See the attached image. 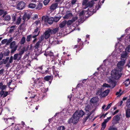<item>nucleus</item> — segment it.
<instances>
[{"label":"nucleus","mask_w":130,"mask_h":130,"mask_svg":"<svg viewBox=\"0 0 130 130\" xmlns=\"http://www.w3.org/2000/svg\"><path fill=\"white\" fill-rule=\"evenodd\" d=\"M50 33L51 34V32L50 29H48L47 30H45L44 33V38L46 39L50 37Z\"/></svg>","instance_id":"obj_12"},{"label":"nucleus","mask_w":130,"mask_h":130,"mask_svg":"<svg viewBox=\"0 0 130 130\" xmlns=\"http://www.w3.org/2000/svg\"><path fill=\"white\" fill-rule=\"evenodd\" d=\"M21 21V19L20 17L18 18L16 22V24L18 25H19L20 24Z\"/></svg>","instance_id":"obj_49"},{"label":"nucleus","mask_w":130,"mask_h":130,"mask_svg":"<svg viewBox=\"0 0 130 130\" xmlns=\"http://www.w3.org/2000/svg\"><path fill=\"white\" fill-rule=\"evenodd\" d=\"M84 11L83 10L81 12H80L79 13V15L80 16H81L83 15L84 14Z\"/></svg>","instance_id":"obj_60"},{"label":"nucleus","mask_w":130,"mask_h":130,"mask_svg":"<svg viewBox=\"0 0 130 130\" xmlns=\"http://www.w3.org/2000/svg\"><path fill=\"white\" fill-rule=\"evenodd\" d=\"M25 22L23 21V23L21 24L19 26V27L21 29H23L24 27L25 24H24Z\"/></svg>","instance_id":"obj_51"},{"label":"nucleus","mask_w":130,"mask_h":130,"mask_svg":"<svg viewBox=\"0 0 130 130\" xmlns=\"http://www.w3.org/2000/svg\"><path fill=\"white\" fill-rule=\"evenodd\" d=\"M12 40H13L12 38L11 37L8 40V41H7V43H10L12 41Z\"/></svg>","instance_id":"obj_63"},{"label":"nucleus","mask_w":130,"mask_h":130,"mask_svg":"<svg viewBox=\"0 0 130 130\" xmlns=\"http://www.w3.org/2000/svg\"><path fill=\"white\" fill-rule=\"evenodd\" d=\"M3 82H2L0 83V89L1 90V91H4L5 90L7 87L5 85H3Z\"/></svg>","instance_id":"obj_17"},{"label":"nucleus","mask_w":130,"mask_h":130,"mask_svg":"<svg viewBox=\"0 0 130 130\" xmlns=\"http://www.w3.org/2000/svg\"><path fill=\"white\" fill-rule=\"evenodd\" d=\"M48 71L47 70H46L45 72L42 71L41 72L43 74H46L47 73H48Z\"/></svg>","instance_id":"obj_59"},{"label":"nucleus","mask_w":130,"mask_h":130,"mask_svg":"<svg viewBox=\"0 0 130 130\" xmlns=\"http://www.w3.org/2000/svg\"><path fill=\"white\" fill-rule=\"evenodd\" d=\"M65 127L64 126H61L58 127L57 128V130H64L65 129Z\"/></svg>","instance_id":"obj_41"},{"label":"nucleus","mask_w":130,"mask_h":130,"mask_svg":"<svg viewBox=\"0 0 130 130\" xmlns=\"http://www.w3.org/2000/svg\"><path fill=\"white\" fill-rule=\"evenodd\" d=\"M78 19V17L76 16L75 17H73L72 19L71 20V21L73 23L75 21L77 20Z\"/></svg>","instance_id":"obj_50"},{"label":"nucleus","mask_w":130,"mask_h":130,"mask_svg":"<svg viewBox=\"0 0 130 130\" xmlns=\"http://www.w3.org/2000/svg\"><path fill=\"white\" fill-rule=\"evenodd\" d=\"M25 50V48H23L21 50V51H20L18 55L20 56H22V55L24 53Z\"/></svg>","instance_id":"obj_37"},{"label":"nucleus","mask_w":130,"mask_h":130,"mask_svg":"<svg viewBox=\"0 0 130 130\" xmlns=\"http://www.w3.org/2000/svg\"><path fill=\"white\" fill-rule=\"evenodd\" d=\"M8 94V91L5 92L4 91H0V96L1 97L4 98L6 97Z\"/></svg>","instance_id":"obj_15"},{"label":"nucleus","mask_w":130,"mask_h":130,"mask_svg":"<svg viewBox=\"0 0 130 130\" xmlns=\"http://www.w3.org/2000/svg\"><path fill=\"white\" fill-rule=\"evenodd\" d=\"M111 117H110L107 118L106 119H104V121L102 124V127L101 130H103L106 126V123L111 119Z\"/></svg>","instance_id":"obj_8"},{"label":"nucleus","mask_w":130,"mask_h":130,"mask_svg":"<svg viewBox=\"0 0 130 130\" xmlns=\"http://www.w3.org/2000/svg\"><path fill=\"white\" fill-rule=\"evenodd\" d=\"M107 82L108 83H110V84L106 83H104L103 85V87L108 88L112 89L114 88L116 85V82L114 80V78L111 76H110L108 77Z\"/></svg>","instance_id":"obj_2"},{"label":"nucleus","mask_w":130,"mask_h":130,"mask_svg":"<svg viewBox=\"0 0 130 130\" xmlns=\"http://www.w3.org/2000/svg\"><path fill=\"white\" fill-rule=\"evenodd\" d=\"M76 0H72L71 1V3L72 5H73L75 4L76 2Z\"/></svg>","instance_id":"obj_62"},{"label":"nucleus","mask_w":130,"mask_h":130,"mask_svg":"<svg viewBox=\"0 0 130 130\" xmlns=\"http://www.w3.org/2000/svg\"><path fill=\"white\" fill-rule=\"evenodd\" d=\"M54 19L53 17L49 18L48 16L45 17L44 21L45 22H47L49 24H52L54 21Z\"/></svg>","instance_id":"obj_9"},{"label":"nucleus","mask_w":130,"mask_h":130,"mask_svg":"<svg viewBox=\"0 0 130 130\" xmlns=\"http://www.w3.org/2000/svg\"><path fill=\"white\" fill-rule=\"evenodd\" d=\"M53 53L51 51H48L44 54V55L46 56H53Z\"/></svg>","instance_id":"obj_23"},{"label":"nucleus","mask_w":130,"mask_h":130,"mask_svg":"<svg viewBox=\"0 0 130 130\" xmlns=\"http://www.w3.org/2000/svg\"><path fill=\"white\" fill-rule=\"evenodd\" d=\"M53 78V76L52 75H47L44 78V80L46 81H48L50 84Z\"/></svg>","instance_id":"obj_11"},{"label":"nucleus","mask_w":130,"mask_h":130,"mask_svg":"<svg viewBox=\"0 0 130 130\" xmlns=\"http://www.w3.org/2000/svg\"><path fill=\"white\" fill-rule=\"evenodd\" d=\"M31 95H30V94H28V95H29V96H30V98H35V97L36 96V94H31Z\"/></svg>","instance_id":"obj_53"},{"label":"nucleus","mask_w":130,"mask_h":130,"mask_svg":"<svg viewBox=\"0 0 130 130\" xmlns=\"http://www.w3.org/2000/svg\"><path fill=\"white\" fill-rule=\"evenodd\" d=\"M102 88H99L98 90H97L96 94L97 95H99L100 96L101 94L102 93Z\"/></svg>","instance_id":"obj_32"},{"label":"nucleus","mask_w":130,"mask_h":130,"mask_svg":"<svg viewBox=\"0 0 130 130\" xmlns=\"http://www.w3.org/2000/svg\"><path fill=\"white\" fill-rule=\"evenodd\" d=\"M15 42L13 41L11 42L10 45V48L11 49V54L13 53L16 50L18 47L17 45H15Z\"/></svg>","instance_id":"obj_5"},{"label":"nucleus","mask_w":130,"mask_h":130,"mask_svg":"<svg viewBox=\"0 0 130 130\" xmlns=\"http://www.w3.org/2000/svg\"><path fill=\"white\" fill-rule=\"evenodd\" d=\"M44 38L43 35H41L39 38V40L38 41L42 43V41L44 40Z\"/></svg>","instance_id":"obj_38"},{"label":"nucleus","mask_w":130,"mask_h":130,"mask_svg":"<svg viewBox=\"0 0 130 130\" xmlns=\"http://www.w3.org/2000/svg\"><path fill=\"white\" fill-rule=\"evenodd\" d=\"M42 4L40 3L38 4L37 7H36V9L37 10H40L42 8Z\"/></svg>","instance_id":"obj_30"},{"label":"nucleus","mask_w":130,"mask_h":130,"mask_svg":"<svg viewBox=\"0 0 130 130\" xmlns=\"http://www.w3.org/2000/svg\"><path fill=\"white\" fill-rule=\"evenodd\" d=\"M61 18V17H55L54 18V21L56 22H57Z\"/></svg>","instance_id":"obj_39"},{"label":"nucleus","mask_w":130,"mask_h":130,"mask_svg":"<svg viewBox=\"0 0 130 130\" xmlns=\"http://www.w3.org/2000/svg\"><path fill=\"white\" fill-rule=\"evenodd\" d=\"M59 30V27H56L53 30L50 29V30L51 31V34H53L56 33Z\"/></svg>","instance_id":"obj_21"},{"label":"nucleus","mask_w":130,"mask_h":130,"mask_svg":"<svg viewBox=\"0 0 130 130\" xmlns=\"http://www.w3.org/2000/svg\"><path fill=\"white\" fill-rule=\"evenodd\" d=\"M122 94L121 93L119 92H117L116 93V95H118V96H120L122 95Z\"/></svg>","instance_id":"obj_61"},{"label":"nucleus","mask_w":130,"mask_h":130,"mask_svg":"<svg viewBox=\"0 0 130 130\" xmlns=\"http://www.w3.org/2000/svg\"><path fill=\"white\" fill-rule=\"evenodd\" d=\"M72 15V13H70L66 14L63 17V18L64 19H66L68 18L70 16Z\"/></svg>","instance_id":"obj_31"},{"label":"nucleus","mask_w":130,"mask_h":130,"mask_svg":"<svg viewBox=\"0 0 130 130\" xmlns=\"http://www.w3.org/2000/svg\"><path fill=\"white\" fill-rule=\"evenodd\" d=\"M111 75L112 77L113 78L115 79H118L121 76L122 73L121 72L117 71V70L114 69L111 72Z\"/></svg>","instance_id":"obj_3"},{"label":"nucleus","mask_w":130,"mask_h":130,"mask_svg":"<svg viewBox=\"0 0 130 130\" xmlns=\"http://www.w3.org/2000/svg\"><path fill=\"white\" fill-rule=\"evenodd\" d=\"M11 19V17L9 15L6 16L4 18V20L5 21H9Z\"/></svg>","instance_id":"obj_33"},{"label":"nucleus","mask_w":130,"mask_h":130,"mask_svg":"<svg viewBox=\"0 0 130 130\" xmlns=\"http://www.w3.org/2000/svg\"><path fill=\"white\" fill-rule=\"evenodd\" d=\"M119 111V109H117L116 111H115V112H113V113H112V115H114L115 114L117 113Z\"/></svg>","instance_id":"obj_64"},{"label":"nucleus","mask_w":130,"mask_h":130,"mask_svg":"<svg viewBox=\"0 0 130 130\" xmlns=\"http://www.w3.org/2000/svg\"><path fill=\"white\" fill-rule=\"evenodd\" d=\"M126 50L128 52H130V45H129L126 48Z\"/></svg>","instance_id":"obj_57"},{"label":"nucleus","mask_w":130,"mask_h":130,"mask_svg":"<svg viewBox=\"0 0 130 130\" xmlns=\"http://www.w3.org/2000/svg\"><path fill=\"white\" fill-rule=\"evenodd\" d=\"M42 43L37 41L34 46V47L36 49H38L39 48H40L42 46Z\"/></svg>","instance_id":"obj_18"},{"label":"nucleus","mask_w":130,"mask_h":130,"mask_svg":"<svg viewBox=\"0 0 130 130\" xmlns=\"http://www.w3.org/2000/svg\"><path fill=\"white\" fill-rule=\"evenodd\" d=\"M83 47V46H80V45L78 44L77 45H74V48H75L77 47H78L79 49V50H81Z\"/></svg>","instance_id":"obj_40"},{"label":"nucleus","mask_w":130,"mask_h":130,"mask_svg":"<svg viewBox=\"0 0 130 130\" xmlns=\"http://www.w3.org/2000/svg\"><path fill=\"white\" fill-rule=\"evenodd\" d=\"M117 68L116 69L117 70V71H118L121 72L123 69V66H121L120 65L118 66V65L117 64Z\"/></svg>","instance_id":"obj_29"},{"label":"nucleus","mask_w":130,"mask_h":130,"mask_svg":"<svg viewBox=\"0 0 130 130\" xmlns=\"http://www.w3.org/2000/svg\"><path fill=\"white\" fill-rule=\"evenodd\" d=\"M77 42L80 45V46H83V42L81 41V39H78Z\"/></svg>","instance_id":"obj_34"},{"label":"nucleus","mask_w":130,"mask_h":130,"mask_svg":"<svg viewBox=\"0 0 130 130\" xmlns=\"http://www.w3.org/2000/svg\"><path fill=\"white\" fill-rule=\"evenodd\" d=\"M109 90L107 89L104 91L103 92H102L100 97L102 98L106 96L109 93Z\"/></svg>","instance_id":"obj_14"},{"label":"nucleus","mask_w":130,"mask_h":130,"mask_svg":"<svg viewBox=\"0 0 130 130\" xmlns=\"http://www.w3.org/2000/svg\"><path fill=\"white\" fill-rule=\"evenodd\" d=\"M99 101L98 98L97 97H94L91 99L90 101V104L92 105H96Z\"/></svg>","instance_id":"obj_10"},{"label":"nucleus","mask_w":130,"mask_h":130,"mask_svg":"<svg viewBox=\"0 0 130 130\" xmlns=\"http://www.w3.org/2000/svg\"><path fill=\"white\" fill-rule=\"evenodd\" d=\"M10 52V51L8 49H7L3 51V56H6L9 55Z\"/></svg>","instance_id":"obj_24"},{"label":"nucleus","mask_w":130,"mask_h":130,"mask_svg":"<svg viewBox=\"0 0 130 130\" xmlns=\"http://www.w3.org/2000/svg\"><path fill=\"white\" fill-rule=\"evenodd\" d=\"M9 57H6V59H3V62H4V64H6L7 62L8 61V60H9Z\"/></svg>","instance_id":"obj_45"},{"label":"nucleus","mask_w":130,"mask_h":130,"mask_svg":"<svg viewBox=\"0 0 130 130\" xmlns=\"http://www.w3.org/2000/svg\"><path fill=\"white\" fill-rule=\"evenodd\" d=\"M3 52H1L0 53V61L2 59L3 57Z\"/></svg>","instance_id":"obj_56"},{"label":"nucleus","mask_w":130,"mask_h":130,"mask_svg":"<svg viewBox=\"0 0 130 130\" xmlns=\"http://www.w3.org/2000/svg\"><path fill=\"white\" fill-rule=\"evenodd\" d=\"M66 24V21L64 20L59 25V27L61 28L64 27Z\"/></svg>","instance_id":"obj_28"},{"label":"nucleus","mask_w":130,"mask_h":130,"mask_svg":"<svg viewBox=\"0 0 130 130\" xmlns=\"http://www.w3.org/2000/svg\"><path fill=\"white\" fill-rule=\"evenodd\" d=\"M84 114V112L82 110L76 111L72 117L68 120V123L70 124L76 123L79 121L80 117H82Z\"/></svg>","instance_id":"obj_1"},{"label":"nucleus","mask_w":130,"mask_h":130,"mask_svg":"<svg viewBox=\"0 0 130 130\" xmlns=\"http://www.w3.org/2000/svg\"><path fill=\"white\" fill-rule=\"evenodd\" d=\"M14 119H15V118L14 117H13L12 118H8L7 119H4V120H6V121L7 120V121H8V120H11V122H12L14 120Z\"/></svg>","instance_id":"obj_54"},{"label":"nucleus","mask_w":130,"mask_h":130,"mask_svg":"<svg viewBox=\"0 0 130 130\" xmlns=\"http://www.w3.org/2000/svg\"><path fill=\"white\" fill-rule=\"evenodd\" d=\"M88 0H83L82 2V5H85V8L86 7V5L87 4V2L88 1Z\"/></svg>","instance_id":"obj_43"},{"label":"nucleus","mask_w":130,"mask_h":130,"mask_svg":"<svg viewBox=\"0 0 130 130\" xmlns=\"http://www.w3.org/2000/svg\"><path fill=\"white\" fill-rule=\"evenodd\" d=\"M66 24L68 26L71 25L73 23V22L71 20H68L67 21H66Z\"/></svg>","instance_id":"obj_46"},{"label":"nucleus","mask_w":130,"mask_h":130,"mask_svg":"<svg viewBox=\"0 0 130 130\" xmlns=\"http://www.w3.org/2000/svg\"><path fill=\"white\" fill-rule=\"evenodd\" d=\"M92 106H86L85 110L87 112H89V113L87 114L86 116L83 119V122H85L88 118H89L90 119L91 118L90 116L91 114V112L92 111H91L90 110L92 108Z\"/></svg>","instance_id":"obj_4"},{"label":"nucleus","mask_w":130,"mask_h":130,"mask_svg":"<svg viewBox=\"0 0 130 130\" xmlns=\"http://www.w3.org/2000/svg\"><path fill=\"white\" fill-rule=\"evenodd\" d=\"M31 38V35H30L27 36V38L26 39V41L28 42H29L30 41V39Z\"/></svg>","instance_id":"obj_44"},{"label":"nucleus","mask_w":130,"mask_h":130,"mask_svg":"<svg viewBox=\"0 0 130 130\" xmlns=\"http://www.w3.org/2000/svg\"><path fill=\"white\" fill-rule=\"evenodd\" d=\"M26 4L23 1H20L17 4V8L20 10L23 9L25 7Z\"/></svg>","instance_id":"obj_6"},{"label":"nucleus","mask_w":130,"mask_h":130,"mask_svg":"<svg viewBox=\"0 0 130 130\" xmlns=\"http://www.w3.org/2000/svg\"><path fill=\"white\" fill-rule=\"evenodd\" d=\"M121 57L122 58H127V54L126 53L122 54L121 55Z\"/></svg>","instance_id":"obj_42"},{"label":"nucleus","mask_w":130,"mask_h":130,"mask_svg":"<svg viewBox=\"0 0 130 130\" xmlns=\"http://www.w3.org/2000/svg\"><path fill=\"white\" fill-rule=\"evenodd\" d=\"M25 41V37H23L21 39L20 43L21 44H24Z\"/></svg>","instance_id":"obj_36"},{"label":"nucleus","mask_w":130,"mask_h":130,"mask_svg":"<svg viewBox=\"0 0 130 130\" xmlns=\"http://www.w3.org/2000/svg\"><path fill=\"white\" fill-rule=\"evenodd\" d=\"M125 63V61L124 60L123 61H121L118 62L117 64L118 66L120 65L121 66H123L124 65Z\"/></svg>","instance_id":"obj_35"},{"label":"nucleus","mask_w":130,"mask_h":130,"mask_svg":"<svg viewBox=\"0 0 130 130\" xmlns=\"http://www.w3.org/2000/svg\"><path fill=\"white\" fill-rule=\"evenodd\" d=\"M18 54H15L14 55L13 57V59L14 60H17L18 58Z\"/></svg>","instance_id":"obj_47"},{"label":"nucleus","mask_w":130,"mask_h":130,"mask_svg":"<svg viewBox=\"0 0 130 130\" xmlns=\"http://www.w3.org/2000/svg\"><path fill=\"white\" fill-rule=\"evenodd\" d=\"M13 57L12 56H11L10 58L9 59V62L10 63H12L13 62Z\"/></svg>","instance_id":"obj_52"},{"label":"nucleus","mask_w":130,"mask_h":130,"mask_svg":"<svg viewBox=\"0 0 130 130\" xmlns=\"http://www.w3.org/2000/svg\"><path fill=\"white\" fill-rule=\"evenodd\" d=\"M126 103V106H130V97L129 98V100H128L127 101Z\"/></svg>","instance_id":"obj_55"},{"label":"nucleus","mask_w":130,"mask_h":130,"mask_svg":"<svg viewBox=\"0 0 130 130\" xmlns=\"http://www.w3.org/2000/svg\"><path fill=\"white\" fill-rule=\"evenodd\" d=\"M94 4V1L92 0L90 2H89L87 3L86 6L85 8H84L85 9H86L88 7H92L93 6Z\"/></svg>","instance_id":"obj_19"},{"label":"nucleus","mask_w":130,"mask_h":130,"mask_svg":"<svg viewBox=\"0 0 130 130\" xmlns=\"http://www.w3.org/2000/svg\"><path fill=\"white\" fill-rule=\"evenodd\" d=\"M36 7V5L35 4L32 3H29L28 6V8L32 9L35 8Z\"/></svg>","instance_id":"obj_26"},{"label":"nucleus","mask_w":130,"mask_h":130,"mask_svg":"<svg viewBox=\"0 0 130 130\" xmlns=\"http://www.w3.org/2000/svg\"><path fill=\"white\" fill-rule=\"evenodd\" d=\"M120 120V117L119 115H116L113 118V120L117 123Z\"/></svg>","instance_id":"obj_27"},{"label":"nucleus","mask_w":130,"mask_h":130,"mask_svg":"<svg viewBox=\"0 0 130 130\" xmlns=\"http://www.w3.org/2000/svg\"><path fill=\"white\" fill-rule=\"evenodd\" d=\"M38 29H39L38 27H37L36 29H34V31L33 32L34 35L32 37V38H35L39 35L40 31H38Z\"/></svg>","instance_id":"obj_13"},{"label":"nucleus","mask_w":130,"mask_h":130,"mask_svg":"<svg viewBox=\"0 0 130 130\" xmlns=\"http://www.w3.org/2000/svg\"><path fill=\"white\" fill-rule=\"evenodd\" d=\"M31 15V13L30 12L28 11L27 12H25L22 18L24 22H25L26 19H27L28 20H29L30 18Z\"/></svg>","instance_id":"obj_7"},{"label":"nucleus","mask_w":130,"mask_h":130,"mask_svg":"<svg viewBox=\"0 0 130 130\" xmlns=\"http://www.w3.org/2000/svg\"><path fill=\"white\" fill-rule=\"evenodd\" d=\"M126 116L127 118L130 117V107H128L126 110Z\"/></svg>","instance_id":"obj_20"},{"label":"nucleus","mask_w":130,"mask_h":130,"mask_svg":"<svg viewBox=\"0 0 130 130\" xmlns=\"http://www.w3.org/2000/svg\"><path fill=\"white\" fill-rule=\"evenodd\" d=\"M129 79L128 78L123 82L122 84H123V85H125V87H127L130 84H129Z\"/></svg>","instance_id":"obj_25"},{"label":"nucleus","mask_w":130,"mask_h":130,"mask_svg":"<svg viewBox=\"0 0 130 130\" xmlns=\"http://www.w3.org/2000/svg\"><path fill=\"white\" fill-rule=\"evenodd\" d=\"M58 4L55 3L52 4L50 7V9L51 11H53L56 9L58 6Z\"/></svg>","instance_id":"obj_16"},{"label":"nucleus","mask_w":130,"mask_h":130,"mask_svg":"<svg viewBox=\"0 0 130 130\" xmlns=\"http://www.w3.org/2000/svg\"><path fill=\"white\" fill-rule=\"evenodd\" d=\"M7 13V11L3 9H0V15L3 14V17H4Z\"/></svg>","instance_id":"obj_22"},{"label":"nucleus","mask_w":130,"mask_h":130,"mask_svg":"<svg viewBox=\"0 0 130 130\" xmlns=\"http://www.w3.org/2000/svg\"><path fill=\"white\" fill-rule=\"evenodd\" d=\"M39 78H38L36 79V80L34 81V83L35 84H38L39 83Z\"/></svg>","instance_id":"obj_58"},{"label":"nucleus","mask_w":130,"mask_h":130,"mask_svg":"<svg viewBox=\"0 0 130 130\" xmlns=\"http://www.w3.org/2000/svg\"><path fill=\"white\" fill-rule=\"evenodd\" d=\"M50 1V0H44L43 2V3L44 5H46L48 4Z\"/></svg>","instance_id":"obj_48"}]
</instances>
